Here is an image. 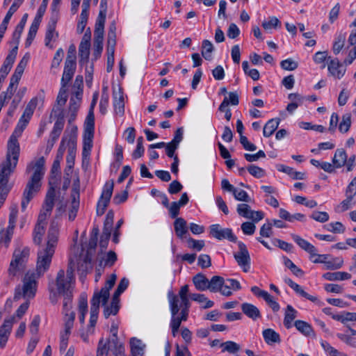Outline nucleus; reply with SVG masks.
Returning <instances> with one entry per match:
<instances>
[{
	"label": "nucleus",
	"instance_id": "1",
	"mask_svg": "<svg viewBox=\"0 0 356 356\" xmlns=\"http://www.w3.org/2000/svg\"><path fill=\"white\" fill-rule=\"evenodd\" d=\"M54 205L56 207V216L60 217L65 213L64 195L61 192H56L51 188L47 192L37 223L33 231V240L35 244L41 245L45 233L47 220L51 216Z\"/></svg>",
	"mask_w": 356,
	"mask_h": 356
},
{
	"label": "nucleus",
	"instance_id": "2",
	"mask_svg": "<svg viewBox=\"0 0 356 356\" xmlns=\"http://www.w3.org/2000/svg\"><path fill=\"white\" fill-rule=\"evenodd\" d=\"M74 271V264L70 260L66 271V277L65 271L61 269L57 273L56 284H49V300L52 304H56L59 296H63L64 307L67 308V306L72 305L75 283Z\"/></svg>",
	"mask_w": 356,
	"mask_h": 356
},
{
	"label": "nucleus",
	"instance_id": "3",
	"mask_svg": "<svg viewBox=\"0 0 356 356\" xmlns=\"http://www.w3.org/2000/svg\"><path fill=\"white\" fill-rule=\"evenodd\" d=\"M188 285L185 284L181 287L178 295H175L172 291L168 293L170 310L171 312L170 326L173 337L177 335L181 322L186 321L188 319L191 306L188 299Z\"/></svg>",
	"mask_w": 356,
	"mask_h": 356
},
{
	"label": "nucleus",
	"instance_id": "4",
	"mask_svg": "<svg viewBox=\"0 0 356 356\" xmlns=\"http://www.w3.org/2000/svg\"><path fill=\"white\" fill-rule=\"evenodd\" d=\"M28 123L19 120L8 143L6 159L0 165V184H3L17 166L19 156L17 138L21 136Z\"/></svg>",
	"mask_w": 356,
	"mask_h": 356
},
{
	"label": "nucleus",
	"instance_id": "5",
	"mask_svg": "<svg viewBox=\"0 0 356 356\" xmlns=\"http://www.w3.org/2000/svg\"><path fill=\"white\" fill-rule=\"evenodd\" d=\"M44 164L45 159L43 156H41L31 161L26 166V172L27 173L32 172V175L23 193L21 203L22 211L26 210L30 201L40 189L41 180L45 172Z\"/></svg>",
	"mask_w": 356,
	"mask_h": 356
},
{
	"label": "nucleus",
	"instance_id": "6",
	"mask_svg": "<svg viewBox=\"0 0 356 356\" xmlns=\"http://www.w3.org/2000/svg\"><path fill=\"white\" fill-rule=\"evenodd\" d=\"M59 234L58 225L52 221L49 226L44 245H42L38 252L36 271L40 276L49 268L53 255L58 244Z\"/></svg>",
	"mask_w": 356,
	"mask_h": 356
},
{
	"label": "nucleus",
	"instance_id": "7",
	"mask_svg": "<svg viewBox=\"0 0 356 356\" xmlns=\"http://www.w3.org/2000/svg\"><path fill=\"white\" fill-rule=\"evenodd\" d=\"M117 276L111 274L106 281L105 285L99 291L95 292L90 300V321L88 327V333L92 334L98 318L99 305L102 302L105 305L110 296L109 291L114 286Z\"/></svg>",
	"mask_w": 356,
	"mask_h": 356
},
{
	"label": "nucleus",
	"instance_id": "8",
	"mask_svg": "<svg viewBox=\"0 0 356 356\" xmlns=\"http://www.w3.org/2000/svg\"><path fill=\"white\" fill-rule=\"evenodd\" d=\"M30 250L28 247L16 248L13 252V259L8 269V276L13 280L19 273L22 272L29 257Z\"/></svg>",
	"mask_w": 356,
	"mask_h": 356
},
{
	"label": "nucleus",
	"instance_id": "9",
	"mask_svg": "<svg viewBox=\"0 0 356 356\" xmlns=\"http://www.w3.org/2000/svg\"><path fill=\"white\" fill-rule=\"evenodd\" d=\"M29 306V302L26 301L17 309L15 316L4 319L3 324L0 326V349L4 348L6 346L13 324L15 323V316L21 318L26 312Z\"/></svg>",
	"mask_w": 356,
	"mask_h": 356
},
{
	"label": "nucleus",
	"instance_id": "10",
	"mask_svg": "<svg viewBox=\"0 0 356 356\" xmlns=\"http://www.w3.org/2000/svg\"><path fill=\"white\" fill-rule=\"evenodd\" d=\"M22 286H17L15 289L14 299L21 298L26 299L33 298L36 292L37 283L35 274L33 272H27L22 280Z\"/></svg>",
	"mask_w": 356,
	"mask_h": 356
},
{
	"label": "nucleus",
	"instance_id": "11",
	"mask_svg": "<svg viewBox=\"0 0 356 356\" xmlns=\"http://www.w3.org/2000/svg\"><path fill=\"white\" fill-rule=\"evenodd\" d=\"M355 154L348 158L346 151L343 149H337L335 151L332 159V163L336 168L345 166L348 172L352 171L355 166Z\"/></svg>",
	"mask_w": 356,
	"mask_h": 356
},
{
	"label": "nucleus",
	"instance_id": "12",
	"mask_svg": "<svg viewBox=\"0 0 356 356\" xmlns=\"http://www.w3.org/2000/svg\"><path fill=\"white\" fill-rule=\"evenodd\" d=\"M72 305L67 306V308L64 307L63 304V314H64V330L60 333V341H68L70 335L71 334V330L74 326V322L75 320V312L71 311Z\"/></svg>",
	"mask_w": 356,
	"mask_h": 356
},
{
	"label": "nucleus",
	"instance_id": "13",
	"mask_svg": "<svg viewBox=\"0 0 356 356\" xmlns=\"http://www.w3.org/2000/svg\"><path fill=\"white\" fill-rule=\"evenodd\" d=\"M113 180H110L105 183L102 188L101 196L97 204V214L98 216H102L104 213L105 210L110 202L111 197L113 191Z\"/></svg>",
	"mask_w": 356,
	"mask_h": 356
},
{
	"label": "nucleus",
	"instance_id": "14",
	"mask_svg": "<svg viewBox=\"0 0 356 356\" xmlns=\"http://www.w3.org/2000/svg\"><path fill=\"white\" fill-rule=\"evenodd\" d=\"M209 234L212 237L220 241L224 239L231 242H236L237 241V237L234 234L232 229L222 228L218 224L211 225L209 227Z\"/></svg>",
	"mask_w": 356,
	"mask_h": 356
},
{
	"label": "nucleus",
	"instance_id": "15",
	"mask_svg": "<svg viewBox=\"0 0 356 356\" xmlns=\"http://www.w3.org/2000/svg\"><path fill=\"white\" fill-rule=\"evenodd\" d=\"M238 251L234 254V257L239 266L244 272H248L250 268V257L246 245L241 241L238 242Z\"/></svg>",
	"mask_w": 356,
	"mask_h": 356
},
{
	"label": "nucleus",
	"instance_id": "16",
	"mask_svg": "<svg viewBox=\"0 0 356 356\" xmlns=\"http://www.w3.org/2000/svg\"><path fill=\"white\" fill-rule=\"evenodd\" d=\"M327 70L331 76L337 79H341L346 72V68L338 58L328 57Z\"/></svg>",
	"mask_w": 356,
	"mask_h": 356
},
{
	"label": "nucleus",
	"instance_id": "17",
	"mask_svg": "<svg viewBox=\"0 0 356 356\" xmlns=\"http://www.w3.org/2000/svg\"><path fill=\"white\" fill-rule=\"evenodd\" d=\"M76 127H72L71 129V133L69 134L67 147H68V154L67 156V166L70 169L72 168L74 165V159L75 157V149L76 143Z\"/></svg>",
	"mask_w": 356,
	"mask_h": 356
},
{
	"label": "nucleus",
	"instance_id": "18",
	"mask_svg": "<svg viewBox=\"0 0 356 356\" xmlns=\"http://www.w3.org/2000/svg\"><path fill=\"white\" fill-rule=\"evenodd\" d=\"M58 20V11H54L47 24V32L45 34V44L48 45L49 42L58 36L56 31V24Z\"/></svg>",
	"mask_w": 356,
	"mask_h": 356
},
{
	"label": "nucleus",
	"instance_id": "19",
	"mask_svg": "<svg viewBox=\"0 0 356 356\" xmlns=\"http://www.w3.org/2000/svg\"><path fill=\"white\" fill-rule=\"evenodd\" d=\"M113 105L116 115L122 116L124 113V98L121 88L113 92Z\"/></svg>",
	"mask_w": 356,
	"mask_h": 356
},
{
	"label": "nucleus",
	"instance_id": "20",
	"mask_svg": "<svg viewBox=\"0 0 356 356\" xmlns=\"http://www.w3.org/2000/svg\"><path fill=\"white\" fill-rule=\"evenodd\" d=\"M76 68V63H71L70 60L65 62L64 70L60 81L61 85H67L72 79Z\"/></svg>",
	"mask_w": 356,
	"mask_h": 356
},
{
	"label": "nucleus",
	"instance_id": "21",
	"mask_svg": "<svg viewBox=\"0 0 356 356\" xmlns=\"http://www.w3.org/2000/svg\"><path fill=\"white\" fill-rule=\"evenodd\" d=\"M284 282L287 284L292 289H293L296 293H298L300 296L305 298L313 302H315L318 300L317 297L309 295L308 293L304 291V289L298 284L294 282L291 279L285 277Z\"/></svg>",
	"mask_w": 356,
	"mask_h": 356
},
{
	"label": "nucleus",
	"instance_id": "22",
	"mask_svg": "<svg viewBox=\"0 0 356 356\" xmlns=\"http://www.w3.org/2000/svg\"><path fill=\"white\" fill-rule=\"evenodd\" d=\"M81 102V92H76V93L72 95L70 100L69 104V110L71 113L70 118L69 119V123H71L76 117V113L80 106Z\"/></svg>",
	"mask_w": 356,
	"mask_h": 356
},
{
	"label": "nucleus",
	"instance_id": "23",
	"mask_svg": "<svg viewBox=\"0 0 356 356\" xmlns=\"http://www.w3.org/2000/svg\"><path fill=\"white\" fill-rule=\"evenodd\" d=\"M129 344L131 356L144 355L146 346L140 339L136 337H132L130 339Z\"/></svg>",
	"mask_w": 356,
	"mask_h": 356
},
{
	"label": "nucleus",
	"instance_id": "24",
	"mask_svg": "<svg viewBox=\"0 0 356 356\" xmlns=\"http://www.w3.org/2000/svg\"><path fill=\"white\" fill-rule=\"evenodd\" d=\"M291 237L300 248L309 254L310 259H312L313 255L315 254L316 248L297 234H291Z\"/></svg>",
	"mask_w": 356,
	"mask_h": 356
},
{
	"label": "nucleus",
	"instance_id": "25",
	"mask_svg": "<svg viewBox=\"0 0 356 356\" xmlns=\"http://www.w3.org/2000/svg\"><path fill=\"white\" fill-rule=\"evenodd\" d=\"M104 31L95 29V41L93 55L98 58L103 50Z\"/></svg>",
	"mask_w": 356,
	"mask_h": 356
},
{
	"label": "nucleus",
	"instance_id": "26",
	"mask_svg": "<svg viewBox=\"0 0 356 356\" xmlns=\"http://www.w3.org/2000/svg\"><path fill=\"white\" fill-rule=\"evenodd\" d=\"M88 300L86 294L80 296L78 304L79 321L81 324L85 323L86 315L88 313Z\"/></svg>",
	"mask_w": 356,
	"mask_h": 356
},
{
	"label": "nucleus",
	"instance_id": "27",
	"mask_svg": "<svg viewBox=\"0 0 356 356\" xmlns=\"http://www.w3.org/2000/svg\"><path fill=\"white\" fill-rule=\"evenodd\" d=\"M174 229L177 236L183 238L188 232L186 221L183 218H177L174 222Z\"/></svg>",
	"mask_w": 356,
	"mask_h": 356
},
{
	"label": "nucleus",
	"instance_id": "28",
	"mask_svg": "<svg viewBox=\"0 0 356 356\" xmlns=\"http://www.w3.org/2000/svg\"><path fill=\"white\" fill-rule=\"evenodd\" d=\"M242 312L250 318L256 320L260 317V312L259 309L252 304L243 303L241 305Z\"/></svg>",
	"mask_w": 356,
	"mask_h": 356
},
{
	"label": "nucleus",
	"instance_id": "29",
	"mask_svg": "<svg viewBox=\"0 0 356 356\" xmlns=\"http://www.w3.org/2000/svg\"><path fill=\"white\" fill-rule=\"evenodd\" d=\"M195 288L201 291H206L209 287V280L202 273L195 275L193 278Z\"/></svg>",
	"mask_w": 356,
	"mask_h": 356
},
{
	"label": "nucleus",
	"instance_id": "30",
	"mask_svg": "<svg viewBox=\"0 0 356 356\" xmlns=\"http://www.w3.org/2000/svg\"><path fill=\"white\" fill-rule=\"evenodd\" d=\"M92 269L91 260L86 256L83 259H80L77 264V270L80 274V279L83 280L88 270Z\"/></svg>",
	"mask_w": 356,
	"mask_h": 356
},
{
	"label": "nucleus",
	"instance_id": "31",
	"mask_svg": "<svg viewBox=\"0 0 356 356\" xmlns=\"http://www.w3.org/2000/svg\"><path fill=\"white\" fill-rule=\"evenodd\" d=\"M323 277L328 281H339L346 280L351 278V275L346 272H334V273H325L323 275Z\"/></svg>",
	"mask_w": 356,
	"mask_h": 356
},
{
	"label": "nucleus",
	"instance_id": "32",
	"mask_svg": "<svg viewBox=\"0 0 356 356\" xmlns=\"http://www.w3.org/2000/svg\"><path fill=\"white\" fill-rule=\"evenodd\" d=\"M346 40V33L339 32V33L337 34L332 47V51L335 55L339 54L341 50L343 49V47H344Z\"/></svg>",
	"mask_w": 356,
	"mask_h": 356
},
{
	"label": "nucleus",
	"instance_id": "33",
	"mask_svg": "<svg viewBox=\"0 0 356 356\" xmlns=\"http://www.w3.org/2000/svg\"><path fill=\"white\" fill-rule=\"evenodd\" d=\"M280 120L274 118L269 120L264 127L263 134L265 137H270L277 129Z\"/></svg>",
	"mask_w": 356,
	"mask_h": 356
},
{
	"label": "nucleus",
	"instance_id": "34",
	"mask_svg": "<svg viewBox=\"0 0 356 356\" xmlns=\"http://www.w3.org/2000/svg\"><path fill=\"white\" fill-rule=\"evenodd\" d=\"M297 313L298 312L291 305H287L284 319V324L286 328L291 327L292 321L296 318Z\"/></svg>",
	"mask_w": 356,
	"mask_h": 356
},
{
	"label": "nucleus",
	"instance_id": "35",
	"mask_svg": "<svg viewBox=\"0 0 356 356\" xmlns=\"http://www.w3.org/2000/svg\"><path fill=\"white\" fill-rule=\"evenodd\" d=\"M119 298H115L113 296L112 301L110 306L105 307L104 309V316L106 318H108L111 315H116L119 311Z\"/></svg>",
	"mask_w": 356,
	"mask_h": 356
},
{
	"label": "nucleus",
	"instance_id": "36",
	"mask_svg": "<svg viewBox=\"0 0 356 356\" xmlns=\"http://www.w3.org/2000/svg\"><path fill=\"white\" fill-rule=\"evenodd\" d=\"M90 45L80 44L79 47V64L83 65L88 61Z\"/></svg>",
	"mask_w": 356,
	"mask_h": 356
},
{
	"label": "nucleus",
	"instance_id": "37",
	"mask_svg": "<svg viewBox=\"0 0 356 356\" xmlns=\"http://www.w3.org/2000/svg\"><path fill=\"white\" fill-rule=\"evenodd\" d=\"M189 298L194 301L204 304L202 306L204 309L211 308L214 305L213 302L209 300L204 294L193 293L188 295V298Z\"/></svg>",
	"mask_w": 356,
	"mask_h": 356
},
{
	"label": "nucleus",
	"instance_id": "38",
	"mask_svg": "<svg viewBox=\"0 0 356 356\" xmlns=\"http://www.w3.org/2000/svg\"><path fill=\"white\" fill-rule=\"evenodd\" d=\"M263 337L268 344L279 343L280 341V335L272 329H266L263 331Z\"/></svg>",
	"mask_w": 356,
	"mask_h": 356
},
{
	"label": "nucleus",
	"instance_id": "39",
	"mask_svg": "<svg viewBox=\"0 0 356 356\" xmlns=\"http://www.w3.org/2000/svg\"><path fill=\"white\" fill-rule=\"evenodd\" d=\"M65 120L63 116L59 118L56 122L54 123L53 129L51 132V138L53 142H55L59 137L63 127H64Z\"/></svg>",
	"mask_w": 356,
	"mask_h": 356
},
{
	"label": "nucleus",
	"instance_id": "40",
	"mask_svg": "<svg viewBox=\"0 0 356 356\" xmlns=\"http://www.w3.org/2000/svg\"><path fill=\"white\" fill-rule=\"evenodd\" d=\"M346 198L343 200L339 204H338L335 211L338 213L344 212L350 208H352L354 205H355L356 202L354 200V197L351 196H346Z\"/></svg>",
	"mask_w": 356,
	"mask_h": 356
},
{
	"label": "nucleus",
	"instance_id": "41",
	"mask_svg": "<svg viewBox=\"0 0 356 356\" xmlns=\"http://www.w3.org/2000/svg\"><path fill=\"white\" fill-rule=\"evenodd\" d=\"M79 199L80 197L71 196V204L68 211V219L70 221H73L76 217L80 204Z\"/></svg>",
	"mask_w": 356,
	"mask_h": 356
},
{
	"label": "nucleus",
	"instance_id": "42",
	"mask_svg": "<svg viewBox=\"0 0 356 356\" xmlns=\"http://www.w3.org/2000/svg\"><path fill=\"white\" fill-rule=\"evenodd\" d=\"M42 101H43L42 97L36 96V97L32 98L30 100V102L28 103V104L26 105V106L24 111L26 115L31 118L38 103L40 102H42Z\"/></svg>",
	"mask_w": 356,
	"mask_h": 356
},
{
	"label": "nucleus",
	"instance_id": "43",
	"mask_svg": "<svg viewBox=\"0 0 356 356\" xmlns=\"http://www.w3.org/2000/svg\"><path fill=\"white\" fill-rule=\"evenodd\" d=\"M277 169L279 171L288 174L293 179H303L305 178V174L303 172L295 171L293 168L291 167L280 165Z\"/></svg>",
	"mask_w": 356,
	"mask_h": 356
},
{
	"label": "nucleus",
	"instance_id": "44",
	"mask_svg": "<svg viewBox=\"0 0 356 356\" xmlns=\"http://www.w3.org/2000/svg\"><path fill=\"white\" fill-rule=\"evenodd\" d=\"M112 347L111 351L114 356H124L125 349L124 344L119 339L108 341Z\"/></svg>",
	"mask_w": 356,
	"mask_h": 356
},
{
	"label": "nucleus",
	"instance_id": "45",
	"mask_svg": "<svg viewBox=\"0 0 356 356\" xmlns=\"http://www.w3.org/2000/svg\"><path fill=\"white\" fill-rule=\"evenodd\" d=\"M343 265V259L341 257H334L327 259L324 265L325 270H337Z\"/></svg>",
	"mask_w": 356,
	"mask_h": 356
},
{
	"label": "nucleus",
	"instance_id": "46",
	"mask_svg": "<svg viewBox=\"0 0 356 356\" xmlns=\"http://www.w3.org/2000/svg\"><path fill=\"white\" fill-rule=\"evenodd\" d=\"M93 133H84L83 155L87 156L90 154L92 147Z\"/></svg>",
	"mask_w": 356,
	"mask_h": 356
},
{
	"label": "nucleus",
	"instance_id": "47",
	"mask_svg": "<svg viewBox=\"0 0 356 356\" xmlns=\"http://www.w3.org/2000/svg\"><path fill=\"white\" fill-rule=\"evenodd\" d=\"M40 24V22H38V21L33 19V21L30 26L28 36H27V38L25 42L26 47H28L31 44L32 41L33 40V39L36 35V33L38 31V29L39 28Z\"/></svg>",
	"mask_w": 356,
	"mask_h": 356
},
{
	"label": "nucleus",
	"instance_id": "48",
	"mask_svg": "<svg viewBox=\"0 0 356 356\" xmlns=\"http://www.w3.org/2000/svg\"><path fill=\"white\" fill-rule=\"evenodd\" d=\"M109 104V95L107 91V88L104 87L99 102V110L102 114L104 115L107 112V108Z\"/></svg>",
	"mask_w": 356,
	"mask_h": 356
},
{
	"label": "nucleus",
	"instance_id": "49",
	"mask_svg": "<svg viewBox=\"0 0 356 356\" xmlns=\"http://www.w3.org/2000/svg\"><path fill=\"white\" fill-rule=\"evenodd\" d=\"M321 344L327 356H348L346 353L340 352L332 347L325 341H321Z\"/></svg>",
	"mask_w": 356,
	"mask_h": 356
},
{
	"label": "nucleus",
	"instance_id": "50",
	"mask_svg": "<svg viewBox=\"0 0 356 356\" xmlns=\"http://www.w3.org/2000/svg\"><path fill=\"white\" fill-rule=\"evenodd\" d=\"M224 281V278L220 276L216 275L212 277L211 280H209V287L208 289L211 292H218L222 287Z\"/></svg>",
	"mask_w": 356,
	"mask_h": 356
},
{
	"label": "nucleus",
	"instance_id": "51",
	"mask_svg": "<svg viewBox=\"0 0 356 356\" xmlns=\"http://www.w3.org/2000/svg\"><path fill=\"white\" fill-rule=\"evenodd\" d=\"M294 325L298 331L305 335L309 336L313 332L311 325L305 321L300 320L296 321Z\"/></svg>",
	"mask_w": 356,
	"mask_h": 356
},
{
	"label": "nucleus",
	"instance_id": "52",
	"mask_svg": "<svg viewBox=\"0 0 356 356\" xmlns=\"http://www.w3.org/2000/svg\"><path fill=\"white\" fill-rule=\"evenodd\" d=\"M213 51V46L212 43L208 40H204L202 41V55L204 59L210 60L212 58V52Z\"/></svg>",
	"mask_w": 356,
	"mask_h": 356
},
{
	"label": "nucleus",
	"instance_id": "53",
	"mask_svg": "<svg viewBox=\"0 0 356 356\" xmlns=\"http://www.w3.org/2000/svg\"><path fill=\"white\" fill-rule=\"evenodd\" d=\"M108 341H105L104 338H101L99 341L96 356H108L109 351Z\"/></svg>",
	"mask_w": 356,
	"mask_h": 356
},
{
	"label": "nucleus",
	"instance_id": "54",
	"mask_svg": "<svg viewBox=\"0 0 356 356\" xmlns=\"http://www.w3.org/2000/svg\"><path fill=\"white\" fill-rule=\"evenodd\" d=\"M220 346L222 348V352L227 351L232 354L237 353L241 348L239 344L232 341L222 343Z\"/></svg>",
	"mask_w": 356,
	"mask_h": 356
},
{
	"label": "nucleus",
	"instance_id": "55",
	"mask_svg": "<svg viewBox=\"0 0 356 356\" xmlns=\"http://www.w3.org/2000/svg\"><path fill=\"white\" fill-rule=\"evenodd\" d=\"M262 26L265 30H270L281 26V22L276 17H270L268 20L262 23Z\"/></svg>",
	"mask_w": 356,
	"mask_h": 356
},
{
	"label": "nucleus",
	"instance_id": "56",
	"mask_svg": "<svg viewBox=\"0 0 356 356\" xmlns=\"http://www.w3.org/2000/svg\"><path fill=\"white\" fill-rule=\"evenodd\" d=\"M143 140H144V139H143V136H140L137 139L136 148L132 154V157L134 159L140 158L144 154L145 149L143 147Z\"/></svg>",
	"mask_w": 356,
	"mask_h": 356
},
{
	"label": "nucleus",
	"instance_id": "57",
	"mask_svg": "<svg viewBox=\"0 0 356 356\" xmlns=\"http://www.w3.org/2000/svg\"><path fill=\"white\" fill-rule=\"evenodd\" d=\"M284 265L289 268L291 272L296 276H302L303 275V271L299 268L296 265L293 264V262L290 260L287 257H284Z\"/></svg>",
	"mask_w": 356,
	"mask_h": 356
},
{
	"label": "nucleus",
	"instance_id": "58",
	"mask_svg": "<svg viewBox=\"0 0 356 356\" xmlns=\"http://www.w3.org/2000/svg\"><path fill=\"white\" fill-rule=\"evenodd\" d=\"M106 9H101L97 17L96 23H95V30H102L104 29V24L106 21Z\"/></svg>",
	"mask_w": 356,
	"mask_h": 356
},
{
	"label": "nucleus",
	"instance_id": "59",
	"mask_svg": "<svg viewBox=\"0 0 356 356\" xmlns=\"http://www.w3.org/2000/svg\"><path fill=\"white\" fill-rule=\"evenodd\" d=\"M66 87L67 85H61V87L60 88L59 92L56 98L57 104L61 106L65 105L67 102V95Z\"/></svg>",
	"mask_w": 356,
	"mask_h": 356
},
{
	"label": "nucleus",
	"instance_id": "60",
	"mask_svg": "<svg viewBox=\"0 0 356 356\" xmlns=\"http://www.w3.org/2000/svg\"><path fill=\"white\" fill-rule=\"evenodd\" d=\"M247 169L250 174L256 178H261L265 176V170L259 166L250 165Z\"/></svg>",
	"mask_w": 356,
	"mask_h": 356
},
{
	"label": "nucleus",
	"instance_id": "61",
	"mask_svg": "<svg viewBox=\"0 0 356 356\" xmlns=\"http://www.w3.org/2000/svg\"><path fill=\"white\" fill-rule=\"evenodd\" d=\"M350 124H351L350 115H343L342 118V120L339 125V129L341 132L346 133L349 130V129L350 127Z\"/></svg>",
	"mask_w": 356,
	"mask_h": 356
},
{
	"label": "nucleus",
	"instance_id": "62",
	"mask_svg": "<svg viewBox=\"0 0 356 356\" xmlns=\"http://www.w3.org/2000/svg\"><path fill=\"white\" fill-rule=\"evenodd\" d=\"M128 285H129V280L125 277L122 278L120 280V282L118 286V288L113 294V297H115V299L119 298L120 296L127 289V288L128 287Z\"/></svg>",
	"mask_w": 356,
	"mask_h": 356
},
{
	"label": "nucleus",
	"instance_id": "63",
	"mask_svg": "<svg viewBox=\"0 0 356 356\" xmlns=\"http://www.w3.org/2000/svg\"><path fill=\"white\" fill-rule=\"evenodd\" d=\"M187 243L190 248L194 249L197 251H200L205 245L203 240H195L191 237L188 238Z\"/></svg>",
	"mask_w": 356,
	"mask_h": 356
},
{
	"label": "nucleus",
	"instance_id": "64",
	"mask_svg": "<svg viewBox=\"0 0 356 356\" xmlns=\"http://www.w3.org/2000/svg\"><path fill=\"white\" fill-rule=\"evenodd\" d=\"M280 65L282 69L289 71L295 70L298 66V63L291 58L282 60L280 63Z\"/></svg>",
	"mask_w": 356,
	"mask_h": 356
}]
</instances>
